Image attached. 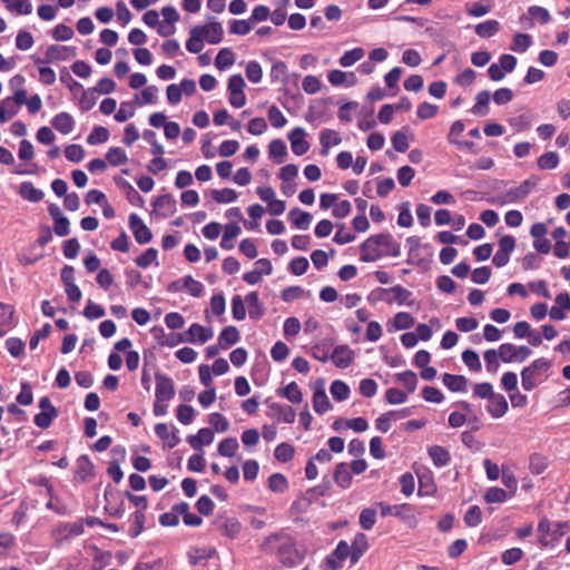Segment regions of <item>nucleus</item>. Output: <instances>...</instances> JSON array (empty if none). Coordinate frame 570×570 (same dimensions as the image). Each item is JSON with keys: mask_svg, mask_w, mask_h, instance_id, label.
<instances>
[{"mask_svg": "<svg viewBox=\"0 0 570 570\" xmlns=\"http://www.w3.org/2000/svg\"><path fill=\"white\" fill-rule=\"evenodd\" d=\"M508 498L507 491L498 487L490 488L484 495L485 501L489 503H502Z\"/></svg>", "mask_w": 570, "mask_h": 570, "instance_id": "nucleus-62", "label": "nucleus"}, {"mask_svg": "<svg viewBox=\"0 0 570 570\" xmlns=\"http://www.w3.org/2000/svg\"><path fill=\"white\" fill-rule=\"evenodd\" d=\"M474 30L481 38H491L500 30V23L497 20H487L476 24Z\"/></svg>", "mask_w": 570, "mask_h": 570, "instance_id": "nucleus-34", "label": "nucleus"}, {"mask_svg": "<svg viewBox=\"0 0 570 570\" xmlns=\"http://www.w3.org/2000/svg\"><path fill=\"white\" fill-rule=\"evenodd\" d=\"M155 433L160 440L164 441L168 449L175 448L180 441L179 436L177 435V430L175 428L170 430L169 426L165 423H157L155 426Z\"/></svg>", "mask_w": 570, "mask_h": 570, "instance_id": "nucleus-15", "label": "nucleus"}, {"mask_svg": "<svg viewBox=\"0 0 570 570\" xmlns=\"http://www.w3.org/2000/svg\"><path fill=\"white\" fill-rule=\"evenodd\" d=\"M443 384L451 392H465L468 386V380L463 375H454L450 373H444L442 376Z\"/></svg>", "mask_w": 570, "mask_h": 570, "instance_id": "nucleus-22", "label": "nucleus"}, {"mask_svg": "<svg viewBox=\"0 0 570 570\" xmlns=\"http://www.w3.org/2000/svg\"><path fill=\"white\" fill-rule=\"evenodd\" d=\"M409 414H410V409L386 412L376 419L375 426L377 430H380L382 432H387L391 428L392 421H397L400 419L407 416Z\"/></svg>", "mask_w": 570, "mask_h": 570, "instance_id": "nucleus-16", "label": "nucleus"}, {"mask_svg": "<svg viewBox=\"0 0 570 570\" xmlns=\"http://www.w3.org/2000/svg\"><path fill=\"white\" fill-rule=\"evenodd\" d=\"M272 410L275 411L276 419L285 423H293L295 420V411L289 405L274 404Z\"/></svg>", "mask_w": 570, "mask_h": 570, "instance_id": "nucleus-45", "label": "nucleus"}, {"mask_svg": "<svg viewBox=\"0 0 570 570\" xmlns=\"http://www.w3.org/2000/svg\"><path fill=\"white\" fill-rule=\"evenodd\" d=\"M429 455L438 468L445 466L451 460L449 451L441 445L431 446L429 449Z\"/></svg>", "mask_w": 570, "mask_h": 570, "instance_id": "nucleus-28", "label": "nucleus"}, {"mask_svg": "<svg viewBox=\"0 0 570 570\" xmlns=\"http://www.w3.org/2000/svg\"><path fill=\"white\" fill-rule=\"evenodd\" d=\"M305 130L301 127L294 128L288 134V140L291 141L292 151L297 156L306 154L309 149V144L305 139Z\"/></svg>", "mask_w": 570, "mask_h": 570, "instance_id": "nucleus-13", "label": "nucleus"}, {"mask_svg": "<svg viewBox=\"0 0 570 570\" xmlns=\"http://www.w3.org/2000/svg\"><path fill=\"white\" fill-rule=\"evenodd\" d=\"M532 45V38L528 33H517L513 37L510 49L517 52H524Z\"/></svg>", "mask_w": 570, "mask_h": 570, "instance_id": "nucleus-48", "label": "nucleus"}, {"mask_svg": "<svg viewBox=\"0 0 570 570\" xmlns=\"http://www.w3.org/2000/svg\"><path fill=\"white\" fill-rule=\"evenodd\" d=\"M129 227H130V229L135 236V239L138 244H147L151 240V238H153L151 230L147 227V225L142 222V219L137 214H130Z\"/></svg>", "mask_w": 570, "mask_h": 570, "instance_id": "nucleus-9", "label": "nucleus"}, {"mask_svg": "<svg viewBox=\"0 0 570 570\" xmlns=\"http://www.w3.org/2000/svg\"><path fill=\"white\" fill-rule=\"evenodd\" d=\"M490 102V92L487 90L480 91L475 97V105L472 107V114L476 116H485L488 114V106Z\"/></svg>", "mask_w": 570, "mask_h": 570, "instance_id": "nucleus-37", "label": "nucleus"}, {"mask_svg": "<svg viewBox=\"0 0 570 570\" xmlns=\"http://www.w3.org/2000/svg\"><path fill=\"white\" fill-rule=\"evenodd\" d=\"M377 507L381 510V515L382 517H386V515L401 517L404 511H409L410 510V505L406 504V503L396 504V505H389V504H385L384 502H380V503H377Z\"/></svg>", "mask_w": 570, "mask_h": 570, "instance_id": "nucleus-53", "label": "nucleus"}, {"mask_svg": "<svg viewBox=\"0 0 570 570\" xmlns=\"http://www.w3.org/2000/svg\"><path fill=\"white\" fill-rule=\"evenodd\" d=\"M352 550V563H356L368 549L367 538L364 533H357L350 546Z\"/></svg>", "mask_w": 570, "mask_h": 570, "instance_id": "nucleus-24", "label": "nucleus"}, {"mask_svg": "<svg viewBox=\"0 0 570 570\" xmlns=\"http://www.w3.org/2000/svg\"><path fill=\"white\" fill-rule=\"evenodd\" d=\"M214 553L215 549H194L188 552L189 562L193 566H204Z\"/></svg>", "mask_w": 570, "mask_h": 570, "instance_id": "nucleus-38", "label": "nucleus"}, {"mask_svg": "<svg viewBox=\"0 0 570 570\" xmlns=\"http://www.w3.org/2000/svg\"><path fill=\"white\" fill-rule=\"evenodd\" d=\"M462 361L473 372H480L482 368L478 353L472 350H466L462 353Z\"/></svg>", "mask_w": 570, "mask_h": 570, "instance_id": "nucleus-49", "label": "nucleus"}, {"mask_svg": "<svg viewBox=\"0 0 570 570\" xmlns=\"http://www.w3.org/2000/svg\"><path fill=\"white\" fill-rule=\"evenodd\" d=\"M397 382L402 383L409 391L413 393L417 385V376L412 371H405L395 375Z\"/></svg>", "mask_w": 570, "mask_h": 570, "instance_id": "nucleus-52", "label": "nucleus"}, {"mask_svg": "<svg viewBox=\"0 0 570 570\" xmlns=\"http://www.w3.org/2000/svg\"><path fill=\"white\" fill-rule=\"evenodd\" d=\"M559 165V156L554 151H547L541 155L538 159V166L540 169L548 170L554 169Z\"/></svg>", "mask_w": 570, "mask_h": 570, "instance_id": "nucleus-50", "label": "nucleus"}, {"mask_svg": "<svg viewBox=\"0 0 570 570\" xmlns=\"http://www.w3.org/2000/svg\"><path fill=\"white\" fill-rule=\"evenodd\" d=\"M77 56V49L75 47L51 45L47 48L45 56L33 57L35 65H50L58 61L69 60Z\"/></svg>", "mask_w": 570, "mask_h": 570, "instance_id": "nucleus-6", "label": "nucleus"}, {"mask_svg": "<svg viewBox=\"0 0 570 570\" xmlns=\"http://www.w3.org/2000/svg\"><path fill=\"white\" fill-rule=\"evenodd\" d=\"M214 441V432L208 428H203L196 435L187 438L188 444L196 451H202L204 445H209Z\"/></svg>", "mask_w": 570, "mask_h": 570, "instance_id": "nucleus-18", "label": "nucleus"}, {"mask_svg": "<svg viewBox=\"0 0 570 570\" xmlns=\"http://www.w3.org/2000/svg\"><path fill=\"white\" fill-rule=\"evenodd\" d=\"M94 465L88 456L82 455L78 459L76 476L82 481H86L89 476H92Z\"/></svg>", "mask_w": 570, "mask_h": 570, "instance_id": "nucleus-43", "label": "nucleus"}, {"mask_svg": "<svg viewBox=\"0 0 570 570\" xmlns=\"http://www.w3.org/2000/svg\"><path fill=\"white\" fill-rule=\"evenodd\" d=\"M86 523L91 527L96 523V519L88 518L86 519ZM83 520H78L72 523L60 522L52 529L51 537L57 544H60L68 539L81 535L83 533Z\"/></svg>", "mask_w": 570, "mask_h": 570, "instance_id": "nucleus-5", "label": "nucleus"}, {"mask_svg": "<svg viewBox=\"0 0 570 570\" xmlns=\"http://www.w3.org/2000/svg\"><path fill=\"white\" fill-rule=\"evenodd\" d=\"M570 531V521L551 522L542 519L538 524L539 541L542 546H551L559 538Z\"/></svg>", "mask_w": 570, "mask_h": 570, "instance_id": "nucleus-4", "label": "nucleus"}, {"mask_svg": "<svg viewBox=\"0 0 570 570\" xmlns=\"http://www.w3.org/2000/svg\"><path fill=\"white\" fill-rule=\"evenodd\" d=\"M262 549L267 553L276 554L285 566L293 567L298 560L293 538L284 532L268 535L262 543Z\"/></svg>", "mask_w": 570, "mask_h": 570, "instance_id": "nucleus-2", "label": "nucleus"}, {"mask_svg": "<svg viewBox=\"0 0 570 570\" xmlns=\"http://www.w3.org/2000/svg\"><path fill=\"white\" fill-rule=\"evenodd\" d=\"M551 362L544 357L534 360L521 371V384L523 390L532 391L548 377Z\"/></svg>", "mask_w": 570, "mask_h": 570, "instance_id": "nucleus-3", "label": "nucleus"}, {"mask_svg": "<svg viewBox=\"0 0 570 570\" xmlns=\"http://www.w3.org/2000/svg\"><path fill=\"white\" fill-rule=\"evenodd\" d=\"M342 141L340 134L333 129H324L320 134V142L322 146L321 154L327 156L332 146H337Z\"/></svg>", "mask_w": 570, "mask_h": 570, "instance_id": "nucleus-20", "label": "nucleus"}, {"mask_svg": "<svg viewBox=\"0 0 570 570\" xmlns=\"http://www.w3.org/2000/svg\"><path fill=\"white\" fill-rule=\"evenodd\" d=\"M237 449H238V442L235 438L224 439L218 444V453L222 456L232 458L235 455V452L237 451Z\"/></svg>", "mask_w": 570, "mask_h": 570, "instance_id": "nucleus-58", "label": "nucleus"}, {"mask_svg": "<svg viewBox=\"0 0 570 570\" xmlns=\"http://www.w3.org/2000/svg\"><path fill=\"white\" fill-rule=\"evenodd\" d=\"M327 78L332 86H353L356 83V77L353 72H344L338 69L330 71Z\"/></svg>", "mask_w": 570, "mask_h": 570, "instance_id": "nucleus-23", "label": "nucleus"}, {"mask_svg": "<svg viewBox=\"0 0 570 570\" xmlns=\"http://www.w3.org/2000/svg\"><path fill=\"white\" fill-rule=\"evenodd\" d=\"M268 488L273 492H284L288 488L286 478L281 473H274L268 478Z\"/></svg>", "mask_w": 570, "mask_h": 570, "instance_id": "nucleus-61", "label": "nucleus"}, {"mask_svg": "<svg viewBox=\"0 0 570 570\" xmlns=\"http://www.w3.org/2000/svg\"><path fill=\"white\" fill-rule=\"evenodd\" d=\"M204 39L195 28L190 29L189 39L186 42V49L191 53H199L204 47Z\"/></svg>", "mask_w": 570, "mask_h": 570, "instance_id": "nucleus-59", "label": "nucleus"}, {"mask_svg": "<svg viewBox=\"0 0 570 570\" xmlns=\"http://www.w3.org/2000/svg\"><path fill=\"white\" fill-rule=\"evenodd\" d=\"M158 250L156 248H148L144 254L136 258V264L141 268H147L150 265L158 266Z\"/></svg>", "mask_w": 570, "mask_h": 570, "instance_id": "nucleus-42", "label": "nucleus"}, {"mask_svg": "<svg viewBox=\"0 0 570 570\" xmlns=\"http://www.w3.org/2000/svg\"><path fill=\"white\" fill-rule=\"evenodd\" d=\"M508 401L502 394H494L488 404V411L492 417H502L508 412Z\"/></svg>", "mask_w": 570, "mask_h": 570, "instance_id": "nucleus-21", "label": "nucleus"}, {"mask_svg": "<svg viewBox=\"0 0 570 570\" xmlns=\"http://www.w3.org/2000/svg\"><path fill=\"white\" fill-rule=\"evenodd\" d=\"M213 330L209 327L202 326L197 323L191 324L187 332H185L186 341L189 343L198 342L200 344L206 343L213 337Z\"/></svg>", "mask_w": 570, "mask_h": 570, "instance_id": "nucleus-14", "label": "nucleus"}, {"mask_svg": "<svg viewBox=\"0 0 570 570\" xmlns=\"http://www.w3.org/2000/svg\"><path fill=\"white\" fill-rule=\"evenodd\" d=\"M239 340L238 330L235 326H227L223 328L218 336V343L220 347L228 348Z\"/></svg>", "mask_w": 570, "mask_h": 570, "instance_id": "nucleus-30", "label": "nucleus"}, {"mask_svg": "<svg viewBox=\"0 0 570 570\" xmlns=\"http://www.w3.org/2000/svg\"><path fill=\"white\" fill-rule=\"evenodd\" d=\"M51 125L62 135H68L73 130L75 119L70 114L61 111L52 118Z\"/></svg>", "mask_w": 570, "mask_h": 570, "instance_id": "nucleus-19", "label": "nucleus"}, {"mask_svg": "<svg viewBox=\"0 0 570 570\" xmlns=\"http://www.w3.org/2000/svg\"><path fill=\"white\" fill-rule=\"evenodd\" d=\"M237 197V193L232 188L214 189L212 191V198L218 204L233 203Z\"/></svg>", "mask_w": 570, "mask_h": 570, "instance_id": "nucleus-44", "label": "nucleus"}, {"mask_svg": "<svg viewBox=\"0 0 570 570\" xmlns=\"http://www.w3.org/2000/svg\"><path fill=\"white\" fill-rule=\"evenodd\" d=\"M485 367L489 373H497L500 367V355L497 350H488L483 354Z\"/></svg>", "mask_w": 570, "mask_h": 570, "instance_id": "nucleus-57", "label": "nucleus"}, {"mask_svg": "<svg viewBox=\"0 0 570 570\" xmlns=\"http://www.w3.org/2000/svg\"><path fill=\"white\" fill-rule=\"evenodd\" d=\"M234 62H235V55L228 48H224V49L219 50V52L217 53L216 59H215V66L219 70H224V69L230 67Z\"/></svg>", "mask_w": 570, "mask_h": 570, "instance_id": "nucleus-40", "label": "nucleus"}, {"mask_svg": "<svg viewBox=\"0 0 570 570\" xmlns=\"http://www.w3.org/2000/svg\"><path fill=\"white\" fill-rule=\"evenodd\" d=\"M334 481L341 488H348L352 483V474L346 463H340L334 471Z\"/></svg>", "mask_w": 570, "mask_h": 570, "instance_id": "nucleus-31", "label": "nucleus"}, {"mask_svg": "<svg viewBox=\"0 0 570 570\" xmlns=\"http://www.w3.org/2000/svg\"><path fill=\"white\" fill-rule=\"evenodd\" d=\"M194 28L197 30L200 37L204 40H207L209 43L216 45L223 40L224 29L223 26L217 21H213L208 24L195 26Z\"/></svg>", "mask_w": 570, "mask_h": 570, "instance_id": "nucleus-10", "label": "nucleus"}, {"mask_svg": "<svg viewBox=\"0 0 570 570\" xmlns=\"http://www.w3.org/2000/svg\"><path fill=\"white\" fill-rule=\"evenodd\" d=\"M145 520H146L145 513L141 511H136L132 514V524L129 528V535L131 538H136L142 532Z\"/></svg>", "mask_w": 570, "mask_h": 570, "instance_id": "nucleus-64", "label": "nucleus"}, {"mask_svg": "<svg viewBox=\"0 0 570 570\" xmlns=\"http://www.w3.org/2000/svg\"><path fill=\"white\" fill-rule=\"evenodd\" d=\"M354 360V353L346 345L336 346L332 353V361L335 366L346 368Z\"/></svg>", "mask_w": 570, "mask_h": 570, "instance_id": "nucleus-17", "label": "nucleus"}, {"mask_svg": "<svg viewBox=\"0 0 570 570\" xmlns=\"http://www.w3.org/2000/svg\"><path fill=\"white\" fill-rule=\"evenodd\" d=\"M106 159L111 166H119L127 163L128 157L122 148L111 147L106 154Z\"/></svg>", "mask_w": 570, "mask_h": 570, "instance_id": "nucleus-46", "label": "nucleus"}, {"mask_svg": "<svg viewBox=\"0 0 570 570\" xmlns=\"http://www.w3.org/2000/svg\"><path fill=\"white\" fill-rule=\"evenodd\" d=\"M245 301L248 305V314L252 320H259L264 315V308L259 302L257 292H250L246 295Z\"/></svg>", "mask_w": 570, "mask_h": 570, "instance_id": "nucleus-25", "label": "nucleus"}, {"mask_svg": "<svg viewBox=\"0 0 570 570\" xmlns=\"http://www.w3.org/2000/svg\"><path fill=\"white\" fill-rule=\"evenodd\" d=\"M528 13H529L530 18H527L524 16H522L520 18V21L522 23H524V21H527L531 26V20L534 19L544 24V23H548L551 19L549 11L546 8L539 7V6H531L528 9Z\"/></svg>", "mask_w": 570, "mask_h": 570, "instance_id": "nucleus-29", "label": "nucleus"}, {"mask_svg": "<svg viewBox=\"0 0 570 570\" xmlns=\"http://www.w3.org/2000/svg\"><path fill=\"white\" fill-rule=\"evenodd\" d=\"M361 261L375 262L384 256L397 257L401 254V246L389 233L372 235L361 244Z\"/></svg>", "mask_w": 570, "mask_h": 570, "instance_id": "nucleus-1", "label": "nucleus"}, {"mask_svg": "<svg viewBox=\"0 0 570 570\" xmlns=\"http://www.w3.org/2000/svg\"><path fill=\"white\" fill-rule=\"evenodd\" d=\"M364 56V50L362 48H354L344 52V55L340 58V65L342 67H351L358 60H361Z\"/></svg>", "mask_w": 570, "mask_h": 570, "instance_id": "nucleus-55", "label": "nucleus"}, {"mask_svg": "<svg viewBox=\"0 0 570 570\" xmlns=\"http://www.w3.org/2000/svg\"><path fill=\"white\" fill-rule=\"evenodd\" d=\"M268 151L269 156L276 159L277 163H283V159L287 155V147L283 140L274 139L269 142Z\"/></svg>", "mask_w": 570, "mask_h": 570, "instance_id": "nucleus-41", "label": "nucleus"}, {"mask_svg": "<svg viewBox=\"0 0 570 570\" xmlns=\"http://www.w3.org/2000/svg\"><path fill=\"white\" fill-rule=\"evenodd\" d=\"M332 407L326 393H313V409L318 414H324Z\"/></svg>", "mask_w": 570, "mask_h": 570, "instance_id": "nucleus-56", "label": "nucleus"}, {"mask_svg": "<svg viewBox=\"0 0 570 570\" xmlns=\"http://www.w3.org/2000/svg\"><path fill=\"white\" fill-rule=\"evenodd\" d=\"M499 355H500V358L502 362L504 363H512V362H515V352H517V346L511 344V343H503L499 346V348L497 350Z\"/></svg>", "mask_w": 570, "mask_h": 570, "instance_id": "nucleus-63", "label": "nucleus"}, {"mask_svg": "<svg viewBox=\"0 0 570 570\" xmlns=\"http://www.w3.org/2000/svg\"><path fill=\"white\" fill-rule=\"evenodd\" d=\"M377 292L380 293L377 299H382L387 304H391L393 301L400 305L413 306L415 304L414 301H410L412 293L401 285H395L391 288H379Z\"/></svg>", "mask_w": 570, "mask_h": 570, "instance_id": "nucleus-7", "label": "nucleus"}, {"mask_svg": "<svg viewBox=\"0 0 570 570\" xmlns=\"http://www.w3.org/2000/svg\"><path fill=\"white\" fill-rule=\"evenodd\" d=\"M109 138V130L102 126H96L87 137L89 145H98L106 142Z\"/></svg>", "mask_w": 570, "mask_h": 570, "instance_id": "nucleus-54", "label": "nucleus"}, {"mask_svg": "<svg viewBox=\"0 0 570 570\" xmlns=\"http://www.w3.org/2000/svg\"><path fill=\"white\" fill-rule=\"evenodd\" d=\"M288 218L295 227L298 229H307L311 222L312 215L307 212H303L299 208H294L288 213Z\"/></svg>", "mask_w": 570, "mask_h": 570, "instance_id": "nucleus-27", "label": "nucleus"}, {"mask_svg": "<svg viewBox=\"0 0 570 570\" xmlns=\"http://www.w3.org/2000/svg\"><path fill=\"white\" fill-rule=\"evenodd\" d=\"M215 525L224 535L235 539L242 530V524L236 518L219 517L215 520Z\"/></svg>", "mask_w": 570, "mask_h": 570, "instance_id": "nucleus-12", "label": "nucleus"}, {"mask_svg": "<svg viewBox=\"0 0 570 570\" xmlns=\"http://www.w3.org/2000/svg\"><path fill=\"white\" fill-rule=\"evenodd\" d=\"M240 234V227L236 224H227L220 240V246L224 249L234 248V239Z\"/></svg>", "mask_w": 570, "mask_h": 570, "instance_id": "nucleus-33", "label": "nucleus"}, {"mask_svg": "<svg viewBox=\"0 0 570 570\" xmlns=\"http://www.w3.org/2000/svg\"><path fill=\"white\" fill-rule=\"evenodd\" d=\"M19 111V107L16 105L14 100H11L9 97L4 98L0 102V122L3 124L14 117Z\"/></svg>", "mask_w": 570, "mask_h": 570, "instance_id": "nucleus-35", "label": "nucleus"}, {"mask_svg": "<svg viewBox=\"0 0 570 570\" xmlns=\"http://www.w3.org/2000/svg\"><path fill=\"white\" fill-rule=\"evenodd\" d=\"M19 194L22 198L32 203H38L43 198L42 190L36 188L30 181H24L20 185Z\"/></svg>", "mask_w": 570, "mask_h": 570, "instance_id": "nucleus-32", "label": "nucleus"}, {"mask_svg": "<svg viewBox=\"0 0 570 570\" xmlns=\"http://www.w3.org/2000/svg\"><path fill=\"white\" fill-rule=\"evenodd\" d=\"M155 397L158 399L159 401L169 402L175 396V385L173 380L169 376L159 372L155 374Z\"/></svg>", "mask_w": 570, "mask_h": 570, "instance_id": "nucleus-8", "label": "nucleus"}, {"mask_svg": "<svg viewBox=\"0 0 570 570\" xmlns=\"http://www.w3.org/2000/svg\"><path fill=\"white\" fill-rule=\"evenodd\" d=\"M294 446L291 445L289 443L283 442L276 446L274 451V456L277 461L285 463L294 458Z\"/></svg>", "mask_w": 570, "mask_h": 570, "instance_id": "nucleus-47", "label": "nucleus"}, {"mask_svg": "<svg viewBox=\"0 0 570 570\" xmlns=\"http://www.w3.org/2000/svg\"><path fill=\"white\" fill-rule=\"evenodd\" d=\"M414 323V317L406 312L396 313L393 320V325L396 331L411 328Z\"/></svg>", "mask_w": 570, "mask_h": 570, "instance_id": "nucleus-51", "label": "nucleus"}, {"mask_svg": "<svg viewBox=\"0 0 570 570\" xmlns=\"http://www.w3.org/2000/svg\"><path fill=\"white\" fill-rule=\"evenodd\" d=\"M271 79L273 82L286 85L288 82L287 66L283 61H275L271 68Z\"/></svg>", "mask_w": 570, "mask_h": 570, "instance_id": "nucleus-36", "label": "nucleus"}, {"mask_svg": "<svg viewBox=\"0 0 570 570\" xmlns=\"http://www.w3.org/2000/svg\"><path fill=\"white\" fill-rule=\"evenodd\" d=\"M183 288L194 297H199L204 291L203 284L194 279L190 275L184 277Z\"/></svg>", "mask_w": 570, "mask_h": 570, "instance_id": "nucleus-60", "label": "nucleus"}, {"mask_svg": "<svg viewBox=\"0 0 570 570\" xmlns=\"http://www.w3.org/2000/svg\"><path fill=\"white\" fill-rule=\"evenodd\" d=\"M330 391L333 399L338 402L346 400L351 393L348 385L340 380H336L331 384Z\"/></svg>", "mask_w": 570, "mask_h": 570, "instance_id": "nucleus-39", "label": "nucleus"}, {"mask_svg": "<svg viewBox=\"0 0 570 570\" xmlns=\"http://www.w3.org/2000/svg\"><path fill=\"white\" fill-rule=\"evenodd\" d=\"M524 199L523 191L518 187L510 188L503 193L498 194L492 202L499 205H505L511 203H517Z\"/></svg>", "mask_w": 570, "mask_h": 570, "instance_id": "nucleus-26", "label": "nucleus"}, {"mask_svg": "<svg viewBox=\"0 0 570 570\" xmlns=\"http://www.w3.org/2000/svg\"><path fill=\"white\" fill-rule=\"evenodd\" d=\"M153 205L155 213L163 218L170 217L177 209V202L170 194L158 196Z\"/></svg>", "mask_w": 570, "mask_h": 570, "instance_id": "nucleus-11", "label": "nucleus"}]
</instances>
